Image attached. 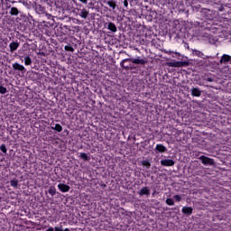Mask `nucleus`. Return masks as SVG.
Masks as SVG:
<instances>
[{
  "instance_id": "38",
  "label": "nucleus",
  "mask_w": 231,
  "mask_h": 231,
  "mask_svg": "<svg viewBox=\"0 0 231 231\" xmlns=\"http://www.w3.org/2000/svg\"><path fill=\"white\" fill-rule=\"evenodd\" d=\"M200 160H203V156H200Z\"/></svg>"
},
{
  "instance_id": "3",
  "label": "nucleus",
  "mask_w": 231,
  "mask_h": 231,
  "mask_svg": "<svg viewBox=\"0 0 231 231\" xmlns=\"http://www.w3.org/2000/svg\"><path fill=\"white\" fill-rule=\"evenodd\" d=\"M203 41H208L209 42V44H216V42H217V37L212 36L208 33H204Z\"/></svg>"
},
{
  "instance_id": "22",
  "label": "nucleus",
  "mask_w": 231,
  "mask_h": 231,
  "mask_svg": "<svg viewBox=\"0 0 231 231\" xmlns=\"http://www.w3.org/2000/svg\"><path fill=\"white\" fill-rule=\"evenodd\" d=\"M24 64L25 66H30L32 64V58H30V56L24 58Z\"/></svg>"
},
{
  "instance_id": "5",
  "label": "nucleus",
  "mask_w": 231,
  "mask_h": 231,
  "mask_svg": "<svg viewBox=\"0 0 231 231\" xmlns=\"http://www.w3.org/2000/svg\"><path fill=\"white\" fill-rule=\"evenodd\" d=\"M19 46H20L19 42H17V41L12 42L9 44V49H10L11 53H14V51H17V49L19 48Z\"/></svg>"
},
{
  "instance_id": "12",
  "label": "nucleus",
  "mask_w": 231,
  "mask_h": 231,
  "mask_svg": "<svg viewBox=\"0 0 231 231\" xmlns=\"http://www.w3.org/2000/svg\"><path fill=\"white\" fill-rule=\"evenodd\" d=\"M155 151L158 152H167V147L163 146V144H157Z\"/></svg>"
},
{
  "instance_id": "1",
  "label": "nucleus",
  "mask_w": 231,
  "mask_h": 231,
  "mask_svg": "<svg viewBox=\"0 0 231 231\" xmlns=\"http://www.w3.org/2000/svg\"><path fill=\"white\" fill-rule=\"evenodd\" d=\"M127 60H132L133 64H141V65H143V64H147V60L145 59H141L140 57H137L135 59H125L121 61V66L122 68H124V64H125V62H127Z\"/></svg>"
},
{
  "instance_id": "32",
  "label": "nucleus",
  "mask_w": 231,
  "mask_h": 231,
  "mask_svg": "<svg viewBox=\"0 0 231 231\" xmlns=\"http://www.w3.org/2000/svg\"><path fill=\"white\" fill-rule=\"evenodd\" d=\"M173 198H174L175 201H181V196H180V195H175Z\"/></svg>"
},
{
  "instance_id": "2",
  "label": "nucleus",
  "mask_w": 231,
  "mask_h": 231,
  "mask_svg": "<svg viewBox=\"0 0 231 231\" xmlns=\"http://www.w3.org/2000/svg\"><path fill=\"white\" fill-rule=\"evenodd\" d=\"M167 66H169V68H183V66H189V62L173 60L168 62Z\"/></svg>"
},
{
  "instance_id": "14",
  "label": "nucleus",
  "mask_w": 231,
  "mask_h": 231,
  "mask_svg": "<svg viewBox=\"0 0 231 231\" xmlns=\"http://www.w3.org/2000/svg\"><path fill=\"white\" fill-rule=\"evenodd\" d=\"M192 208L190 207H183L182 208V213H184L186 216H190L192 214Z\"/></svg>"
},
{
  "instance_id": "24",
  "label": "nucleus",
  "mask_w": 231,
  "mask_h": 231,
  "mask_svg": "<svg viewBox=\"0 0 231 231\" xmlns=\"http://www.w3.org/2000/svg\"><path fill=\"white\" fill-rule=\"evenodd\" d=\"M8 90L6 89V88L0 86V94L1 95H5V93H7Z\"/></svg>"
},
{
  "instance_id": "15",
  "label": "nucleus",
  "mask_w": 231,
  "mask_h": 231,
  "mask_svg": "<svg viewBox=\"0 0 231 231\" xmlns=\"http://www.w3.org/2000/svg\"><path fill=\"white\" fill-rule=\"evenodd\" d=\"M88 15H89V12H88V10L86 9L80 10L79 16L81 17V19H87Z\"/></svg>"
},
{
  "instance_id": "29",
  "label": "nucleus",
  "mask_w": 231,
  "mask_h": 231,
  "mask_svg": "<svg viewBox=\"0 0 231 231\" xmlns=\"http://www.w3.org/2000/svg\"><path fill=\"white\" fill-rule=\"evenodd\" d=\"M0 151H2V152H4L5 154H6V145L2 144L0 146Z\"/></svg>"
},
{
  "instance_id": "16",
  "label": "nucleus",
  "mask_w": 231,
  "mask_h": 231,
  "mask_svg": "<svg viewBox=\"0 0 231 231\" xmlns=\"http://www.w3.org/2000/svg\"><path fill=\"white\" fill-rule=\"evenodd\" d=\"M9 14L10 15H19V9L17 7H12Z\"/></svg>"
},
{
  "instance_id": "18",
  "label": "nucleus",
  "mask_w": 231,
  "mask_h": 231,
  "mask_svg": "<svg viewBox=\"0 0 231 231\" xmlns=\"http://www.w3.org/2000/svg\"><path fill=\"white\" fill-rule=\"evenodd\" d=\"M106 5H108V6H110V8H113V10H115V8H116V1L109 0L108 2H106Z\"/></svg>"
},
{
  "instance_id": "7",
  "label": "nucleus",
  "mask_w": 231,
  "mask_h": 231,
  "mask_svg": "<svg viewBox=\"0 0 231 231\" xmlns=\"http://www.w3.org/2000/svg\"><path fill=\"white\" fill-rule=\"evenodd\" d=\"M13 69H15L17 71H22L23 73L26 72V69L24 68V66H23L19 63H14L13 64Z\"/></svg>"
},
{
  "instance_id": "36",
  "label": "nucleus",
  "mask_w": 231,
  "mask_h": 231,
  "mask_svg": "<svg viewBox=\"0 0 231 231\" xmlns=\"http://www.w3.org/2000/svg\"><path fill=\"white\" fill-rule=\"evenodd\" d=\"M124 5H125V6H127V5H128L127 1H125Z\"/></svg>"
},
{
  "instance_id": "30",
  "label": "nucleus",
  "mask_w": 231,
  "mask_h": 231,
  "mask_svg": "<svg viewBox=\"0 0 231 231\" xmlns=\"http://www.w3.org/2000/svg\"><path fill=\"white\" fill-rule=\"evenodd\" d=\"M5 8H6V10H8V9H10V8H12V5H10V0H6V2H5Z\"/></svg>"
},
{
  "instance_id": "13",
  "label": "nucleus",
  "mask_w": 231,
  "mask_h": 231,
  "mask_svg": "<svg viewBox=\"0 0 231 231\" xmlns=\"http://www.w3.org/2000/svg\"><path fill=\"white\" fill-rule=\"evenodd\" d=\"M45 231H70L69 228H62V226L49 227Z\"/></svg>"
},
{
  "instance_id": "8",
  "label": "nucleus",
  "mask_w": 231,
  "mask_h": 231,
  "mask_svg": "<svg viewBox=\"0 0 231 231\" xmlns=\"http://www.w3.org/2000/svg\"><path fill=\"white\" fill-rule=\"evenodd\" d=\"M139 196H151V189H149L147 187H143L139 191Z\"/></svg>"
},
{
  "instance_id": "37",
  "label": "nucleus",
  "mask_w": 231,
  "mask_h": 231,
  "mask_svg": "<svg viewBox=\"0 0 231 231\" xmlns=\"http://www.w3.org/2000/svg\"><path fill=\"white\" fill-rule=\"evenodd\" d=\"M204 66H208V63H207V61H205V62H204Z\"/></svg>"
},
{
  "instance_id": "6",
  "label": "nucleus",
  "mask_w": 231,
  "mask_h": 231,
  "mask_svg": "<svg viewBox=\"0 0 231 231\" xmlns=\"http://www.w3.org/2000/svg\"><path fill=\"white\" fill-rule=\"evenodd\" d=\"M226 62H231V56L228 54H223L219 60V64H226Z\"/></svg>"
},
{
  "instance_id": "20",
  "label": "nucleus",
  "mask_w": 231,
  "mask_h": 231,
  "mask_svg": "<svg viewBox=\"0 0 231 231\" xmlns=\"http://www.w3.org/2000/svg\"><path fill=\"white\" fill-rule=\"evenodd\" d=\"M108 30H110V32H116V25H115V23H108Z\"/></svg>"
},
{
  "instance_id": "25",
  "label": "nucleus",
  "mask_w": 231,
  "mask_h": 231,
  "mask_svg": "<svg viewBox=\"0 0 231 231\" xmlns=\"http://www.w3.org/2000/svg\"><path fill=\"white\" fill-rule=\"evenodd\" d=\"M166 204H168L170 207L174 206V200L172 199H167Z\"/></svg>"
},
{
  "instance_id": "27",
  "label": "nucleus",
  "mask_w": 231,
  "mask_h": 231,
  "mask_svg": "<svg viewBox=\"0 0 231 231\" xmlns=\"http://www.w3.org/2000/svg\"><path fill=\"white\" fill-rule=\"evenodd\" d=\"M49 194H51V196H55V194H56L55 189L54 188H50Z\"/></svg>"
},
{
  "instance_id": "31",
  "label": "nucleus",
  "mask_w": 231,
  "mask_h": 231,
  "mask_svg": "<svg viewBox=\"0 0 231 231\" xmlns=\"http://www.w3.org/2000/svg\"><path fill=\"white\" fill-rule=\"evenodd\" d=\"M171 57L173 58L181 57V54L180 52H171Z\"/></svg>"
},
{
  "instance_id": "35",
  "label": "nucleus",
  "mask_w": 231,
  "mask_h": 231,
  "mask_svg": "<svg viewBox=\"0 0 231 231\" xmlns=\"http://www.w3.org/2000/svg\"><path fill=\"white\" fill-rule=\"evenodd\" d=\"M173 52H174V51H166V53H167L168 55H172Z\"/></svg>"
},
{
  "instance_id": "10",
  "label": "nucleus",
  "mask_w": 231,
  "mask_h": 231,
  "mask_svg": "<svg viewBox=\"0 0 231 231\" xmlns=\"http://www.w3.org/2000/svg\"><path fill=\"white\" fill-rule=\"evenodd\" d=\"M203 164L204 165H214V159L203 156Z\"/></svg>"
},
{
  "instance_id": "19",
  "label": "nucleus",
  "mask_w": 231,
  "mask_h": 231,
  "mask_svg": "<svg viewBox=\"0 0 231 231\" xmlns=\"http://www.w3.org/2000/svg\"><path fill=\"white\" fill-rule=\"evenodd\" d=\"M11 187L17 189V185H19V180L17 179H14L10 180Z\"/></svg>"
},
{
  "instance_id": "34",
  "label": "nucleus",
  "mask_w": 231,
  "mask_h": 231,
  "mask_svg": "<svg viewBox=\"0 0 231 231\" xmlns=\"http://www.w3.org/2000/svg\"><path fill=\"white\" fill-rule=\"evenodd\" d=\"M80 3H83V5H88V0H79Z\"/></svg>"
},
{
  "instance_id": "28",
  "label": "nucleus",
  "mask_w": 231,
  "mask_h": 231,
  "mask_svg": "<svg viewBox=\"0 0 231 231\" xmlns=\"http://www.w3.org/2000/svg\"><path fill=\"white\" fill-rule=\"evenodd\" d=\"M193 55H195L196 57H201V55H203V53H201V51H194Z\"/></svg>"
},
{
  "instance_id": "23",
  "label": "nucleus",
  "mask_w": 231,
  "mask_h": 231,
  "mask_svg": "<svg viewBox=\"0 0 231 231\" xmlns=\"http://www.w3.org/2000/svg\"><path fill=\"white\" fill-rule=\"evenodd\" d=\"M141 163L143 167H146V169H149V167H151V162H149V161H143Z\"/></svg>"
},
{
  "instance_id": "9",
  "label": "nucleus",
  "mask_w": 231,
  "mask_h": 231,
  "mask_svg": "<svg viewBox=\"0 0 231 231\" xmlns=\"http://www.w3.org/2000/svg\"><path fill=\"white\" fill-rule=\"evenodd\" d=\"M58 189L60 190V192H69V186L66 184H58Z\"/></svg>"
},
{
  "instance_id": "17",
  "label": "nucleus",
  "mask_w": 231,
  "mask_h": 231,
  "mask_svg": "<svg viewBox=\"0 0 231 231\" xmlns=\"http://www.w3.org/2000/svg\"><path fill=\"white\" fill-rule=\"evenodd\" d=\"M79 158H81V160L84 162H89V156H88V154L85 152L79 153Z\"/></svg>"
},
{
  "instance_id": "4",
  "label": "nucleus",
  "mask_w": 231,
  "mask_h": 231,
  "mask_svg": "<svg viewBox=\"0 0 231 231\" xmlns=\"http://www.w3.org/2000/svg\"><path fill=\"white\" fill-rule=\"evenodd\" d=\"M174 163V161L171 159H164L161 161V165H162V167H173Z\"/></svg>"
},
{
  "instance_id": "11",
  "label": "nucleus",
  "mask_w": 231,
  "mask_h": 231,
  "mask_svg": "<svg viewBox=\"0 0 231 231\" xmlns=\"http://www.w3.org/2000/svg\"><path fill=\"white\" fill-rule=\"evenodd\" d=\"M51 128L58 133H61L62 131V126L60 124H51Z\"/></svg>"
},
{
  "instance_id": "26",
  "label": "nucleus",
  "mask_w": 231,
  "mask_h": 231,
  "mask_svg": "<svg viewBox=\"0 0 231 231\" xmlns=\"http://www.w3.org/2000/svg\"><path fill=\"white\" fill-rule=\"evenodd\" d=\"M65 50H66V51H75V49H73V47H71L69 45H66Z\"/></svg>"
},
{
  "instance_id": "21",
  "label": "nucleus",
  "mask_w": 231,
  "mask_h": 231,
  "mask_svg": "<svg viewBox=\"0 0 231 231\" xmlns=\"http://www.w3.org/2000/svg\"><path fill=\"white\" fill-rule=\"evenodd\" d=\"M191 93L193 97H199V95H201V90H199L198 88H193Z\"/></svg>"
},
{
  "instance_id": "33",
  "label": "nucleus",
  "mask_w": 231,
  "mask_h": 231,
  "mask_svg": "<svg viewBox=\"0 0 231 231\" xmlns=\"http://www.w3.org/2000/svg\"><path fill=\"white\" fill-rule=\"evenodd\" d=\"M207 81H208V82H214V79H212V78H208V79H207Z\"/></svg>"
},
{
  "instance_id": "39",
  "label": "nucleus",
  "mask_w": 231,
  "mask_h": 231,
  "mask_svg": "<svg viewBox=\"0 0 231 231\" xmlns=\"http://www.w3.org/2000/svg\"><path fill=\"white\" fill-rule=\"evenodd\" d=\"M12 3L14 4V3H15V1H13Z\"/></svg>"
}]
</instances>
